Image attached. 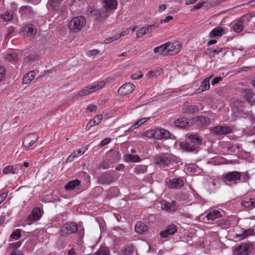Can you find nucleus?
<instances>
[{
  "instance_id": "nucleus-50",
  "label": "nucleus",
  "mask_w": 255,
  "mask_h": 255,
  "mask_svg": "<svg viewBox=\"0 0 255 255\" xmlns=\"http://www.w3.org/2000/svg\"><path fill=\"white\" fill-rule=\"evenodd\" d=\"M13 170V166L12 165H9V166L5 167V168H4V169L3 170V172L4 174H8L10 173H12L14 174L15 172Z\"/></svg>"
},
{
  "instance_id": "nucleus-58",
  "label": "nucleus",
  "mask_w": 255,
  "mask_h": 255,
  "mask_svg": "<svg viewBox=\"0 0 255 255\" xmlns=\"http://www.w3.org/2000/svg\"><path fill=\"white\" fill-rule=\"evenodd\" d=\"M78 157V155H77L76 152H73L72 153L69 157L66 159V162H71L73 160V159L75 158Z\"/></svg>"
},
{
  "instance_id": "nucleus-33",
  "label": "nucleus",
  "mask_w": 255,
  "mask_h": 255,
  "mask_svg": "<svg viewBox=\"0 0 255 255\" xmlns=\"http://www.w3.org/2000/svg\"><path fill=\"white\" fill-rule=\"evenodd\" d=\"M134 251V247L132 245H127L123 249L122 252L125 255H132Z\"/></svg>"
},
{
  "instance_id": "nucleus-62",
  "label": "nucleus",
  "mask_w": 255,
  "mask_h": 255,
  "mask_svg": "<svg viewBox=\"0 0 255 255\" xmlns=\"http://www.w3.org/2000/svg\"><path fill=\"white\" fill-rule=\"evenodd\" d=\"M14 32V28L13 26H9L7 29L6 37L11 36V34Z\"/></svg>"
},
{
  "instance_id": "nucleus-20",
  "label": "nucleus",
  "mask_w": 255,
  "mask_h": 255,
  "mask_svg": "<svg viewBox=\"0 0 255 255\" xmlns=\"http://www.w3.org/2000/svg\"><path fill=\"white\" fill-rule=\"evenodd\" d=\"M41 216V212L39 207L34 208L30 215L28 216V220L30 221L38 220Z\"/></svg>"
},
{
  "instance_id": "nucleus-23",
  "label": "nucleus",
  "mask_w": 255,
  "mask_h": 255,
  "mask_svg": "<svg viewBox=\"0 0 255 255\" xmlns=\"http://www.w3.org/2000/svg\"><path fill=\"white\" fill-rule=\"evenodd\" d=\"M244 93L246 100L252 105L254 104L255 103V98L253 92L250 89H246L244 90Z\"/></svg>"
},
{
  "instance_id": "nucleus-38",
  "label": "nucleus",
  "mask_w": 255,
  "mask_h": 255,
  "mask_svg": "<svg viewBox=\"0 0 255 255\" xmlns=\"http://www.w3.org/2000/svg\"><path fill=\"white\" fill-rule=\"evenodd\" d=\"M5 59L9 61H17L18 60V57L17 54L14 52L11 53H8L6 55Z\"/></svg>"
},
{
  "instance_id": "nucleus-39",
  "label": "nucleus",
  "mask_w": 255,
  "mask_h": 255,
  "mask_svg": "<svg viewBox=\"0 0 255 255\" xmlns=\"http://www.w3.org/2000/svg\"><path fill=\"white\" fill-rule=\"evenodd\" d=\"M199 109L197 106L194 105H189L185 109V112L190 114H194L197 112Z\"/></svg>"
},
{
  "instance_id": "nucleus-26",
  "label": "nucleus",
  "mask_w": 255,
  "mask_h": 255,
  "mask_svg": "<svg viewBox=\"0 0 255 255\" xmlns=\"http://www.w3.org/2000/svg\"><path fill=\"white\" fill-rule=\"evenodd\" d=\"M80 183L81 181L78 179L70 181L65 185V188L67 191L71 190L79 186Z\"/></svg>"
},
{
  "instance_id": "nucleus-2",
  "label": "nucleus",
  "mask_w": 255,
  "mask_h": 255,
  "mask_svg": "<svg viewBox=\"0 0 255 255\" xmlns=\"http://www.w3.org/2000/svg\"><path fill=\"white\" fill-rule=\"evenodd\" d=\"M171 156L168 153H161L155 155L153 162L155 166L162 168L167 166L171 161Z\"/></svg>"
},
{
  "instance_id": "nucleus-32",
  "label": "nucleus",
  "mask_w": 255,
  "mask_h": 255,
  "mask_svg": "<svg viewBox=\"0 0 255 255\" xmlns=\"http://www.w3.org/2000/svg\"><path fill=\"white\" fill-rule=\"evenodd\" d=\"M125 159L128 162H138L141 160V158L137 155H132L130 154H126L125 156Z\"/></svg>"
},
{
  "instance_id": "nucleus-43",
  "label": "nucleus",
  "mask_w": 255,
  "mask_h": 255,
  "mask_svg": "<svg viewBox=\"0 0 255 255\" xmlns=\"http://www.w3.org/2000/svg\"><path fill=\"white\" fill-rule=\"evenodd\" d=\"M147 166H139L134 168V172L136 174H143L146 172Z\"/></svg>"
},
{
  "instance_id": "nucleus-44",
  "label": "nucleus",
  "mask_w": 255,
  "mask_h": 255,
  "mask_svg": "<svg viewBox=\"0 0 255 255\" xmlns=\"http://www.w3.org/2000/svg\"><path fill=\"white\" fill-rule=\"evenodd\" d=\"M141 136H146L149 138H154V130L150 129L148 130L146 132H142L141 134Z\"/></svg>"
},
{
  "instance_id": "nucleus-59",
  "label": "nucleus",
  "mask_w": 255,
  "mask_h": 255,
  "mask_svg": "<svg viewBox=\"0 0 255 255\" xmlns=\"http://www.w3.org/2000/svg\"><path fill=\"white\" fill-rule=\"evenodd\" d=\"M21 245V241H18L15 243H11L10 244V247L14 249V250H16V249L19 247Z\"/></svg>"
},
{
  "instance_id": "nucleus-27",
  "label": "nucleus",
  "mask_w": 255,
  "mask_h": 255,
  "mask_svg": "<svg viewBox=\"0 0 255 255\" xmlns=\"http://www.w3.org/2000/svg\"><path fill=\"white\" fill-rule=\"evenodd\" d=\"M224 33V29L220 26L217 27L213 29L210 33V37H220Z\"/></svg>"
},
{
  "instance_id": "nucleus-42",
  "label": "nucleus",
  "mask_w": 255,
  "mask_h": 255,
  "mask_svg": "<svg viewBox=\"0 0 255 255\" xmlns=\"http://www.w3.org/2000/svg\"><path fill=\"white\" fill-rule=\"evenodd\" d=\"M244 26L242 22H237L233 26V30L236 32L239 33L243 30Z\"/></svg>"
},
{
  "instance_id": "nucleus-46",
  "label": "nucleus",
  "mask_w": 255,
  "mask_h": 255,
  "mask_svg": "<svg viewBox=\"0 0 255 255\" xmlns=\"http://www.w3.org/2000/svg\"><path fill=\"white\" fill-rule=\"evenodd\" d=\"M21 235L20 230L16 229L10 235V237L13 239H18L20 238Z\"/></svg>"
},
{
  "instance_id": "nucleus-52",
  "label": "nucleus",
  "mask_w": 255,
  "mask_h": 255,
  "mask_svg": "<svg viewBox=\"0 0 255 255\" xmlns=\"http://www.w3.org/2000/svg\"><path fill=\"white\" fill-rule=\"evenodd\" d=\"M146 33H147V32L146 31L145 27H142L137 31L136 35L137 37L140 38L142 37Z\"/></svg>"
},
{
  "instance_id": "nucleus-37",
  "label": "nucleus",
  "mask_w": 255,
  "mask_h": 255,
  "mask_svg": "<svg viewBox=\"0 0 255 255\" xmlns=\"http://www.w3.org/2000/svg\"><path fill=\"white\" fill-rule=\"evenodd\" d=\"M218 225L223 229L229 228L230 226L229 219L226 218L225 219L219 221L218 222Z\"/></svg>"
},
{
  "instance_id": "nucleus-55",
  "label": "nucleus",
  "mask_w": 255,
  "mask_h": 255,
  "mask_svg": "<svg viewBox=\"0 0 255 255\" xmlns=\"http://www.w3.org/2000/svg\"><path fill=\"white\" fill-rule=\"evenodd\" d=\"M119 38V36L118 35V34H117L116 35H115L113 37H111L106 38L104 40V43L105 44L110 43L112 42V41H113L114 40L118 39Z\"/></svg>"
},
{
  "instance_id": "nucleus-31",
  "label": "nucleus",
  "mask_w": 255,
  "mask_h": 255,
  "mask_svg": "<svg viewBox=\"0 0 255 255\" xmlns=\"http://www.w3.org/2000/svg\"><path fill=\"white\" fill-rule=\"evenodd\" d=\"M35 74L33 71L29 72L26 75H25L22 79L23 84H27L30 83L35 77Z\"/></svg>"
},
{
  "instance_id": "nucleus-3",
  "label": "nucleus",
  "mask_w": 255,
  "mask_h": 255,
  "mask_svg": "<svg viewBox=\"0 0 255 255\" xmlns=\"http://www.w3.org/2000/svg\"><path fill=\"white\" fill-rule=\"evenodd\" d=\"M241 173L238 171L227 173L223 178V182L228 185L237 184L241 180Z\"/></svg>"
},
{
  "instance_id": "nucleus-16",
  "label": "nucleus",
  "mask_w": 255,
  "mask_h": 255,
  "mask_svg": "<svg viewBox=\"0 0 255 255\" xmlns=\"http://www.w3.org/2000/svg\"><path fill=\"white\" fill-rule=\"evenodd\" d=\"M103 7L107 12H109L117 8L118 2L116 0H102Z\"/></svg>"
},
{
  "instance_id": "nucleus-15",
  "label": "nucleus",
  "mask_w": 255,
  "mask_h": 255,
  "mask_svg": "<svg viewBox=\"0 0 255 255\" xmlns=\"http://www.w3.org/2000/svg\"><path fill=\"white\" fill-rule=\"evenodd\" d=\"M170 45V44L169 42L166 43L154 48L153 51L155 53L160 52L164 56L168 54L171 55L172 54V53H171V50L170 49H168Z\"/></svg>"
},
{
  "instance_id": "nucleus-1",
  "label": "nucleus",
  "mask_w": 255,
  "mask_h": 255,
  "mask_svg": "<svg viewBox=\"0 0 255 255\" xmlns=\"http://www.w3.org/2000/svg\"><path fill=\"white\" fill-rule=\"evenodd\" d=\"M86 23V19L84 16H77L69 22L68 27L71 31L77 33L85 26Z\"/></svg>"
},
{
  "instance_id": "nucleus-35",
  "label": "nucleus",
  "mask_w": 255,
  "mask_h": 255,
  "mask_svg": "<svg viewBox=\"0 0 255 255\" xmlns=\"http://www.w3.org/2000/svg\"><path fill=\"white\" fill-rule=\"evenodd\" d=\"M19 12L22 14H27L30 15H33V11L31 8L30 6L27 5L21 6L19 9Z\"/></svg>"
},
{
  "instance_id": "nucleus-64",
  "label": "nucleus",
  "mask_w": 255,
  "mask_h": 255,
  "mask_svg": "<svg viewBox=\"0 0 255 255\" xmlns=\"http://www.w3.org/2000/svg\"><path fill=\"white\" fill-rule=\"evenodd\" d=\"M10 255H24L21 252L18 250H13Z\"/></svg>"
},
{
  "instance_id": "nucleus-5",
  "label": "nucleus",
  "mask_w": 255,
  "mask_h": 255,
  "mask_svg": "<svg viewBox=\"0 0 255 255\" xmlns=\"http://www.w3.org/2000/svg\"><path fill=\"white\" fill-rule=\"evenodd\" d=\"M253 249V246L250 243L242 244L235 250L237 255H248Z\"/></svg>"
},
{
  "instance_id": "nucleus-63",
  "label": "nucleus",
  "mask_w": 255,
  "mask_h": 255,
  "mask_svg": "<svg viewBox=\"0 0 255 255\" xmlns=\"http://www.w3.org/2000/svg\"><path fill=\"white\" fill-rule=\"evenodd\" d=\"M254 68H255V66L244 67L243 68H241L240 69H239L238 72H241L242 71H247L248 70H251Z\"/></svg>"
},
{
  "instance_id": "nucleus-12",
  "label": "nucleus",
  "mask_w": 255,
  "mask_h": 255,
  "mask_svg": "<svg viewBox=\"0 0 255 255\" xmlns=\"http://www.w3.org/2000/svg\"><path fill=\"white\" fill-rule=\"evenodd\" d=\"M211 131L216 134L222 135L231 133L232 129L229 126H217L213 128Z\"/></svg>"
},
{
  "instance_id": "nucleus-60",
  "label": "nucleus",
  "mask_w": 255,
  "mask_h": 255,
  "mask_svg": "<svg viewBox=\"0 0 255 255\" xmlns=\"http://www.w3.org/2000/svg\"><path fill=\"white\" fill-rule=\"evenodd\" d=\"M111 138L110 137H107L105 139H104L100 143V146H104L107 144H108L109 143H110L111 141Z\"/></svg>"
},
{
  "instance_id": "nucleus-36",
  "label": "nucleus",
  "mask_w": 255,
  "mask_h": 255,
  "mask_svg": "<svg viewBox=\"0 0 255 255\" xmlns=\"http://www.w3.org/2000/svg\"><path fill=\"white\" fill-rule=\"evenodd\" d=\"M254 234V230L252 229H249L244 231L242 234H237L236 236L238 237L241 238V239H243L250 235H253Z\"/></svg>"
},
{
  "instance_id": "nucleus-34",
  "label": "nucleus",
  "mask_w": 255,
  "mask_h": 255,
  "mask_svg": "<svg viewBox=\"0 0 255 255\" xmlns=\"http://www.w3.org/2000/svg\"><path fill=\"white\" fill-rule=\"evenodd\" d=\"M241 205L245 208L255 207V199L251 198L249 201H243L241 202Z\"/></svg>"
},
{
  "instance_id": "nucleus-41",
  "label": "nucleus",
  "mask_w": 255,
  "mask_h": 255,
  "mask_svg": "<svg viewBox=\"0 0 255 255\" xmlns=\"http://www.w3.org/2000/svg\"><path fill=\"white\" fill-rule=\"evenodd\" d=\"M62 0H49L48 5L52 8H56L60 5Z\"/></svg>"
},
{
  "instance_id": "nucleus-7",
  "label": "nucleus",
  "mask_w": 255,
  "mask_h": 255,
  "mask_svg": "<svg viewBox=\"0 0 255 255\" xmlns=\"http://www.w3.org/2000/svg\"><path fill=\"white\" fill-rule=\"evenodd\" d=\"M166 184L169 188L179 189L184 185V181L181 178L166 179Z\"/></svg>"
},
{
  "instance_id": "nucleus-51",
  "label": "nucleus",
  "mask_w": 255,
  "mask_h": 255,
  "mask_svg": "<svg viewBox=\"0 0 255 255\" xmlns=\"http://www.w3.org/2000/svg\"><path fill=\"white\" fill-rule=\"evenodd\" d=\"M147 120L146 118L140 119L138 120L136 123H135L132 127H134V128H136L143 124L145 122L147 121Z\"/></svg>"
},
{
  "instance_id": "nucleus-14",
  "label": "nucleus",
  "mask_w": 255,
  "mask_h": 255,
  "mask_svg": "<svg viewBox=\"0 0 255 255\" xmlns=\"http://www.w3.org/2000/svg\"><path fill=\"white\" fill-rule=\"evenodd\" d=\"M177 232V226L174 224H172L168 226L165 230L161 232L160 233V236L161 238H166L169 235H174Z\"/></svg>"
},
{
  "instance_id": "nucleus-28",
  "label": "nucleus",
  "mask_w": 255,
  "mask_h": 255,
  "mask_svg": "<svg viewBox=\"0 0 255 255\" xmlns=\"http://www.w3.org/2000/svg\"><path fill=\"white\" fill-rule=\"evenodd\" d=\"M175 126L180 128H185L187 126H189L188 122L185 118H180L174 122Z\"/></svg>"
},
{
  "instance_id": "nucleus-61",
  "label": "nucleus",
  "mask_w": 255,
  "mask_h": 255,
  "mask_svg": "<svg viewBox=\"0 0 255 255\" xmlns=\"http://www.w3.org/2000/svg\"><path fill=\"white\" fill-rule=\"evenodd\" d=\"M5 72V69L2 67L0 66V82H1L4 79Z\"/></svg>"
},
{
  "instance_id": "nucleus-47",
  "label": "nucleus",
  "mask_w": 255,
  "mask_h": 255,
  "mask_svg": "<svg viewBox=\"0 0 255 255\" xmlns=\"http://www.w3.org/2000/svg\"><path fill=\"white\" fill-rule=\"evenodd\" d=\"M110 251L107 248H100L97 252L98 255H109Z\"/></svg>"
},
{
  "instance_id": "nucleus-21",
  "label": "nucleus",
  "mask_w": 255,
  "mask_h": 255,
  "mask_svg": "<svg viewBox=\"0 0 255 255\" xmlns=\"http://www.w3.org/2000/svg\"><path fill=\"white\" fill-rule=\"evenodd\" d=\"M148 226L141 222H138L135 226V231L138 234H144L148 231Z\"/></svg>"
},
{
  "instance_id": "nucleus-24",
  "label": "nucleus",
  "mask_w": 255,
  "mask_h": 255,
  "mask_svg": "<svg viewBox=\"0 0 255 255\" xmlns=\"http://www.w3.org/2000/svg\"><path fill=\"white\" fill-rule=\"evenodd\" d=\"M189 139L193 144L201 145L203 143V139L197 133L191 134L188 136Z\"/></svg>"
},
{
  "instance_id": "nucleus-18",
  "label": "nucleus",
  "mask_w": 255,
  "mask_h": 255,
  "mask_svg": "<svg viewBox=\"0 0 255 255\" xmlns=\"http://www.w3.org/2000/svg\"><path fill=\"white\" fill-rule=\"evenodd\" d=\"M233 111L236 116L244 114L245 106L242 102L239 101H235L233 103Z\"/></svg>"
},
{
  "instance_id": "nucleus-45",
  "label": "nucleus",
  "mask_w": 255,
  "mask_h": 255,
  "mask_svg": "<svg viewBox=\"0 0 255 255\" xmlns=\"http://www.w3.org/2000/svg\"><path fill=\"white\" fill-rule=\"evenodd\" d=\"M39 58V56L37 54H30L26 56L25 58L26 62H29L37 60Z\"/></svg>"
},
{
  "instance_id": "nucleus-4",
  "label": "nucleus",
  "mask_w": 255,
  "mask_h": 255,
  "mask_svg": "<svg viewBox=\"0 0 255 255\" xmlns=\"http://www.w3.org/2000/svg\"><path fill=\"white\" fill-rule=\"evenodd\" d=\"M78 230L77 225L74 222H68L61 227L59 234L62 236L75 233Z\"/></svg>"
},
{
  "instance_id": "nucleus-17",
  "label": "nucleus",
  "mask_w": 255,
  "mask_h": 255,
  "mask_svg": "<svg viewBox=\"0 0 255 255\" xmlns=\"http://www.w3.org/2000/svg\"><path fill=\"white\" fill-rule=\"evenodd\" d=\"M38 139V136L35 135L34 133L28 134L24 139L22 142V145L25 147H29L32 145Z\"/></svg>"
},
{
  "instance_id": "nucleus-30",
  "label": "nucleus",
  "mask_w": 255,
  "mask_h": 255,
  "mask_svg": "<svg viewBox=\"0 0 255 255\" xmlns=\"http://www.w3.org/2000/svg\"><path fill=\"white\" fill-rule=\"evenodd\" d=\"M221 216V213L216 210L210 211L209 213L207 215V218L208 220L214 221L216 219Z\"/></svg>"
},
{
  "instance_id": "nucleus-13",
  "label": "nucleus",
  "mask_w": 255,
  "mask_h": 255,
  "mask_svg": "<svg viewBox=\"0 0 255 255\" xmlns=\"http://www.w3.org/2000/svg\"><path fill=\"white\" fill-rule=\"evenodd\" d=\"M135 86L131 83H127L122 85L118 90V92L120 95H126L131 93Z\"/></svg>"
},
{
  "instance_id": "nucleus-10",
  "label": "nucleus",
  "mask_w": 255,
  "mask_h": 255,
  "mask_svg": "<svg viewBox=\"0 0 255 255\" xmlns=\"http://www.w3.org/2000/svg\"><path fill=\"white\" fill-rule=\"evenodd\" d=\"M192 122L197 126L204 127L208 126L210 124L209 118L203 116H197L192 119Z\"/></svg>"
},
{
  "instance_id": "nucleus-25",
  "label": "nucleus",
  "mask_w": 255,
  "mask_h": 255,
  "mask_svg": "<svg viewBox=\"0 0 255 255\" xmlns=\"http://www.w3.org/2000/svg\"><path fill=\"white\" fill-rule=\"evenodd\" d=\"M91 87L87 86L85 87L84 89H82L80 91L78 92L77 95H75L73 97V100H75V99H77L78 97H83L86 95H88L90 93L93 92L94 91L91 90Z\"/></svg>"
},
{
  "instance_id": "nucleus-53",
  "label": "nucleus",
  "mask_w": 255,
  "mask_h": 255,
  "mask_svg": "<svg viewBox=\"0 0 255 255\" xmlns=\"http://www.w3.org/2000/svg\"><path fill=\"white\" fill-rule=\"evenodd\" d=\"M99 167V168H102L103 169L108 168L109 167V161L106 160H103L102 162L100 163Z\"/></svg>"
},
{
  "instance_id": "nucleus-11",
  "label": "nucleus",
  "mask_w": 255,
  "mask_h": 255,
  "mask_svg": "<svg viewBox=\"0 0 255 255\" xmlns=\"http://www.w3.org/2000/svg\"><path fill=\"white\" fill-rule=\"evenodd\" d=\"M180 146L183 150L187 152H198L200 148L196 144L190 142L183 141L180 143Z\"/></svg>"
},
{
  "instance_id": "nucleus-56",
  "label": "nucleus",
  "mask_w": 255,
  "mask_h": 255,
  "mask_svg": "<svg viewBox=\"0 0 255 255\" xmlns=\"http://www.w3.org/2000/svg\"><path fill=\"white\" fill-rule=\"evenodd\" d=\"M105 12L103 11L102 12L101 11H95L94 14L95 15H98V19H102L105 18L107 16L106 15H105Z\"/></svg>"
},
{
  "instance_id": "nucleus-9",
  "label": "nucleus",
  "mask_w": 255,
  "mask_h": 255,
  "mask_svg": "<svg viewBox=\"0 0 255 255\" xmlns=\"http://www.w3.org/2000/svg\"><path fill=\"white\" fill-rule=\"evenodd\" d=\"M172 134L168 130L163 128L154 129V138L162 139L171 138Z\"/></svg>"
},
{
  "instance_id": "nucleus-22",
  "label": "nucleus",
  "mask_w": 255,
  "mask_h": 255,
  "mask_svg": "<svg viewBox=\"0 0 255 255\" xmlns=\"http://www.w3.org/2000/svg\"><path fill=\"white\" fill-rule=\"evenodd\" d=\"M161 208L162 210H164L167 211H175L177 209V206L176 205V202L174 201L172 202H165L162 204Z\"/></svg>"
},
{
  "instance_id": "nucleus-40",
  "label": "nucleus",
  "mask_w": 255,
  "mask_h": 255,
  "mask_svg": "<svg viewBox=\"0 0 255 255\" xmlns=\"http://www.w3.org/2000/svg\"><path fill=\"white\" fill-rule=\"evenodd\" d=\"M163 70L162 69H157L154 71H150L148 72L147 76L149 78L152 77H157L159 75L161 74V73L162 72Z\"/></svg>"
},
{
  "instance_id": "nucleus-8",
  "label": "nucleus",
  "mask_w": 255,
  "mask_h": 255,
  "mask_svg": "<svg viewBox=\"0 0 255 255\" xmlns=\"http://www.w3.org/2000/svg\"><path fill=\"white\" fill-rule=\"evenodd\" d=\"M115 180V179L114 176L108 172L103 173L98 179V183L103 185L110 184L114 182Z\"/></svg>"
},
{
  "instance_id": "nucleus-29",
  "label": "nucleus",
  "mask_w": 255,
  "mask_h": 255,
  "mask_svg": "<svg viewBox=\"0 0 255 255\" xmlns=\"http://www.w3.org/2000/svg\"><path fill=\"white\" fill-rule=\"evenodd\" d=\"M103 118L102 115H97L94 117V118L91 120L87 125L86 127L88 128H90L91 127L98 125L101 121H102Z\"/></svg>"
},
{
  "instance_id": "nucleus-6",
  "label": "nucleus",
  "mask_w": 255,
  "mask_h": 255,
  "mask_svg": "<svg viewBox=\"0 0 255 255\" xmlns=\"http://www.w3.org/2000/svg\"><path fill=\"white\" fill-rule=\"evenodd\" d=\"M37 32V29L32 24H28L24 26L20 31L19 34L23 36L33 37Z\"/></svg>"
},
{
  "instance_id": "nucleus-54",
  "label": "nucleus",
  "mask_w": 255,
  "mask_h": 255,
  "mask_svg": "<svg viewBox=\"0 0 255 255\" xmlns=\"http://www.w3.org/2000/svg\"><path fill=\"white\" fill-rule=\"evenodd\" d=\"M99 53V51L97 49H93L91 50H88L87 51L86 54L89 57H94L98 55Z\"/></svg>"
},
{
  "instance_id": "nucleus-57",
  "label": "nucleus",
  "mask_w": 255,
  "mask_h": 255,
  "mask_svg": "<svg viewBox=\"0 0 255 255\" xmlns=\"http://www.w3.org/2000/svg\"><path fill=\"white\" fill-rule=\"evenodd\" d=\"M143 74L141 72L139 71V74L134 73L131 75V78L133 80H137L142 77Z\"/></svg>"
},
{
  "instance_id": "nucleus-19",
  "label": "nucleus",
  "mask_w": 255,
  "mask_h": 255,
  "mask_svg": "<svg viewBox=\"0 0 255 255\" xmlns=\"http://www.w3.org/2000/svg\"><path fill=\"white\" fill-rule=\"evenodd\" d=\"M212 77V76H210L208 77H207L205 79V80L201 82V84L200 87L195 90V93L196 94H199L201 92L206 91L209 89L210 88V79Z\"/></svg>"
},
{
  "instance_id": "nucleus-48",
  "label": "nucleus",
  "mask_w": 255,
  "mask_h": 255,
  "mask_svg": "<svg viewBox=\"0 0 255 255\" xmlns=\"http://www.w3.org/2000/svg\"><path fill=\"white\" fill-rule=\"evenodd\" d=\"M105 85L104 81H100L98 83L97 85L91 86V90L95 91L97 90L103 88Z\"/></svg>"
},
{
  "instance_id": "nucleus-49",
  "label": "nucleus",
  "mask_w": 255,
  "mask_h": 255,
  "mask_svg": "<svg viewBox=\"0 0 255 255\" xmlns=\"http://www.w3.org/2000/svg\"><path fill=\"white\" fill-rule=\"evenodd\" d=\"M2 16L3 20L5 21H8L13 19V14L10 12H6L5 14H3Z\"/></svg>"
}]
</instances>
